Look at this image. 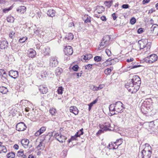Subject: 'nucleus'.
<instances>
[{
    "label": "nucleus",
    "instance_id": "obj_1",
    "mask_svg": "<svg viewBox=\"0 0 158 158\" xmlns=\"http://www.w3.org/2000/svg\"><path fill=\"white\" fill-rule=\"evenodd\" d=\"M141 84V80L138 76H134L132 79H129L125 86L129 92L132 93L136 92Z\"/></svg>",
    "mask_w": 158,
    "mask_h": 158
},
{
    "label": "nucleus",
    "instance_id": "obj_2",
    "mask_svg": "<svg viewBox=\"0 0 158 158\" xmlns=\"http://www.w3.org/2000/svg\"><path fill=\"white\" fill-rule=\"evenodd\" d=\"M152 100L151 98H147L143 102L141 110L145 114H146L148 112L146 110H148L149 109L151 110L152 108Z\"/></svg>",
    "mask_w": 158,
    "mask_h": 158
},
{
    "label": "nucleus",
    "instance_id": "obj_3",
    "mask_svg": "<svg viewBox=\"0 0 158 158\" xmlns=\"http://www.w3.org/2000/svg\"><path fill=\"white\" fill-rule=\"evenodd\" d=\"M152 151L150 150L145 148L138 155L139 158H150Z\"/></svg>",
    "mask_w": 158,
    "mask_h": 158
},
{
    "label": "nucleus",
    "instance_id": "obj_4",
    "mask_svg": "<svg viewBox=\"0 0 158 158\" xmlns=\"http://www.w3.org/2000/svg\"><path fill=\"white\" fill-rule=\"evenodd\" d=\"M115 112L117 113H121L123 111L124 107L123 104L120 101H118L115 103Z\"/></svg>",
    "mask_w": 158,
    "mask_h": 158
},
{
    "label": "nucleus",
    "instance_id": "obj_5",
    "mask_svg": "<svg viewBox=\"0 0 158 158\" xmlns=\"http://www.w3.org/2000/svg\"><path fill=\"white\" fill-rule=\"evenodd\" d=\"M138 43L140 50L143 49L146 47H147V48H148L149 49L150 48V46H147V45L148 44V40L147 39H142L139 40Z\"/></svg>",
    "mask_w": 158,
    "mask_h": 158
},
{
    "label": "nucleus",
    "instance_id": "obj_6",
    "mask_svg": "<svg viewBox=\"0 0 158 158\" xmlns=\"http://www.w3.org/2000/svg\"><path fill=\"white\" fill-rule=\"evenodd\" d=\"M110 39V37L109 35H106L104 36L99 44L100 47H101L102 46V47L103 48L104 47L107 45L108 44Z\"/></svg>",
    "mask_w": 158,
    "mask_h": 158
},
{
    "label": "nucleus",
    "instance_id": "obj_7",
    "mask_svg": "<svg viewBox=\"0 0 158 158\" xmlns=\"http://www.w3.org/2000/svg\"><path fill=\"white\" fill-rule=\"evenodd\" d=\"M58 62L56 58L54 57H51L50 58L49 65L52 68L57 66L58 64Z\"/></svg>",
    "mask_w": 158,
    "mask_h": 158
},
{
    "label": "nucleus",
    "instance_id": "obj_8",
    "mask_svg": "<svg viewBox=\"0 0 158 158\" xmlns=\"http://www.w3.org/2000/svg\"><path fill=\"white\" fill-rule=\"evenodd\" d=\"M26 128V126L23 122L18 123L16 126V130L19 131H24Z\"/></svg>",
    "mask_w": 158,
    "mask_h": 158
},
{
    "label": "nucleus",
    "instance_id": "obj_9",
    "mask_svg": "<svg viewBox=\"0 0 158 158\" xmlns=\"http://www.w3.org/2000/svg\"><path fill=\"white\" fill-rule=\"evenodd\" d=\"M9 75L14 79L17 78L19 76V72L18 71L11 70L9 72Z\"/></svg>",
    "mask_w": 158,
    "mask_h": 158
},
{
    "label": "nucleus",
    "instance_id": "obj_10",
    "mask_svg": "<svg viewBox=\"0 0 158 158\" xmlns=\"http://www.w3.org/2000/svg\"><path fill=\"white\" fill-rule=\"evenodd\" d=\"M64 52L65 55H70L73 54V50L72 48L70 46L66 47L64 49Z\"/></svg>",
    "mask_w": 158,
    "mask_h": 158
},
{
    "label": "nucleus",
    "instance_id": "obj_11",
    "mask_svg": "<svg viewBox=\"0 0 158 158\" xmlns=\"http://www.w3.org/2000/svg\"><path fill=\"white\" fill-rule=\"evenodd\" d=\"M8 42L6 40H3L0 42V48L2 49L6 48L8 47Z\"/></svg>",
    "mask_w": 158,
    "mask_h": 158
},
{
    "label": "nucleus",
    "instance_id": "obj_12",
    "mask_svg": "<svg viewBox=\"0 0 158 158\" xmlns=\"http://www.w3.org/2000/svg\"><path fill=\"white\" fill-rule=\"evenodd\" d=\"M157 56L155 54H152L148 56V60L149 63H152L157 60Z\"/></svg>",
    "mask_w": 158,
    "mask_h": 158
},
{
    "label": "nucleus",
    "instance_id": "obj_13",
    "mask_svg": "<svg viewBox=\"0 0 158 158\" xmlns=\"http://www.w3.org/2000/svg\"><path fill=\"white\" fill-rule=\"evenodd\" d=\"M109 108L110 112H112V113H111V115L117 114L115 112V104H110Z\"/></svg>",
    "mask_w": 158,
    "mask_h": 158
},
{
    "label": "nucleus",
    "instance_id": "obj_14",
    "mask_svg": "<svg viewBox=\"0 0 158 158\" xmlns=\"http://www.w3.org/2000/svg\"><path fill=\"white\" fill-rule=\"evenodd\" d=\"M70 111L73 113L75 115H77L78 113V110L75 106H71L70 108Z\"/></svg>",
    "mask_w": 158,
    "mask_h": 158
},
{
    "label": "nucleus",
    "instance_id": "obj_15",
    "mask_svg": "<svg viewBox=\"0 0 158 158\" xmlns=\"http://www.w3.org/2000/svg\"><path fill=\"white\" fill-rule=\"evenodd\" d=\"M151 30L152 33L155 34H157L158 33V25L156 24H154L152 25L151 27Z\"/></svg>",
    "mask_w": 158,
    "mask_h": 158
},
{
    "label": "nucleus",
    "instance_id": "obj_16",
    "mask_svg": "<svg viewBox=\"0 0 158 158\" xmlns=\"http://www.w3.org/2000/svg\"><path fill=\"white\" fill-rule=\"evenodd\" d=\"M29 142V140L25 139H23L21 141L22 145L25 148L27 147Z\"/></svg>",
    "mask_w": 158,
    "mask_h": 158
},
{
    "label": "nucleus",
    "instance_id": "obj_17",
    "mask_svg": "<svg viewBox=\"0 0 158 158\" xmlns=\"http://www.w3.org/2000/svg\"><path fill=\"white\" fill-rule=\"evenodd\" d=\"M39 90L43 94H45L48 92L47 88L43 85H40L39 86Z\"/></svg>",
    "mask_w": 158,
    "mask_h": 158
},
{
    "label": "nucleus",
    "instance_id": "obj_18",
    "mask_svg": "<svg viewBox=\"0 0 158 158\" xmlns=\"http://www.w3.org/2000/svg\"><path fill=\"white\" fill-rule=\"evenodd\" d=\"M26 7L24 6H21L17 9V11L21 14L23 13L26 10Z\"/></svg>",
    "mask_w": 158,
    "mask_h": 158
},
{
    "label": "nucleus",
    "instance_id": "obj_19",
    "mask_svg": "<svg viewBox=\"0 0 158 158\" xmlns=\"http://www.w3.org/2000/svg\"><path fill=\"white\" fill-rule=\"evenodd\" d=\"M55 10L52 9H50L48 10L47 14L50 17H52L55 16Z\"/></svg>",
    "mask_w": 158,
    "mask_h": 158
},
{
    "label": "nucleus",
    "instance_id": "obj_20",
    "mask_svg": "<svg viewBox=\"0 0 158 158\" xmlns=\"http://www.w3.org/2000/svg\"><path fill=\"white\" fill-rule=\"evenodd\" d=\"M46 130V128L45 127H41L38 131L35 133L36 136H38L40 135L42 133L44 132Z\"/></svg>",
    "mask_w": 158,
    "mask_h": 158
},
{
    "label": "nucleus",
    "instance_id": "obj_21",
    "mask_svg": "<svg viewBox=\"0 0 158 158\" xmlns=\"http://www.w3.org/2000/svg\"><path fill=\"white\" fill-rule=\"evenodd\" d=\"M8 92V89L5 87L0 86V92L2 94H6Z\"/></svg>",
    "mask_w": 158,
    "mask_h": 158
},
{
    "label": "nucleus",
    "instance_id": "obj_22",
    "mask_svg": "<svg viewBox=\"0 0 158 158\" xmlns=\"http://www.w3.org/2000/svg\"><path fill=\"white\" fill-rule=\"evenodd\" d=\"M50 48L48 47L44 48L43 49V52L44 53V55H49L50 53Z\"/></svg>",
    "mask_w": 158,
    "mask_h": 158
},
{
    "label": "nucleus",
    "instance_id": "obj_23",
    "mask_svg": "<svg viewBox=\"0 0 158 158\" xmlns=\"http://www.w3.org/2000/svg\"><path fill=\"white\" fill-rule=\"evenodd\" d=\"M67 139V137L60 135L59 138L57 139V140L60 143H63V142H64Z\"/></svg>",
    "mask_w": 158,
    "mask_h": 158
},
{
    "label": "nucleus",
    "instance_id": "obj_24",
    "mask_svg": "<svg viewBox=\"0 0 158 158\" xmlns=\"http://www.w3.org/2000/svg\"><path fill=\"white\" fill-rule=\"evenodd\" d=\"M93 57V56L91 54H87L84 55L83 57L82 56V57L83 58V59L85 60H89L91 59Z\"/></svg>",
    "mask_w": 158,
    "mask_h": 158
},
{
    "label": "nucleus",
    "instance_id": "obj_25",
    "mask_svg": "<svg viewBox=\"0 0 158 158\" xmlns=\"http://www.w3.org/2000/svg\"><path fill=\"white\" fill-rule=\"evenodd\" d=\"M28 54L29 57L31 58H33L35 55L36 53L35 51L32 50L29 51Z\"/></svg>",
    "mask_w": 158,
    "mask_h": 158
},
{
    "label": "nucleus",
    "instance_id": "obj_26",
    "mask_svg": "<svg viewBox=\"0 0 158 158\" xmlns=\"http://www.w3.org/2000/svg\"><path fill=\"white\" fill-rule=\"evenodd\" d=\"M73 38V35L71 33H68V34L66 35L65 37V39H67L69 41H70L72 40Z\"/></svg>",
    "mask_w": 158,
    "mask_h": 158
},
{
    "label": "nucleus",
    "instance_id": "obj_27",
    "mask_svg": "<svg viewBox=\"0 0 158 158\" xmlns=\"http://www.w3.org/2000/svg\"><path fill=\"white\" fill-rule=\"evenodd\" d=\"M96 10L98 14H100L102 13L103 11L105 10L104 7L102 6H97Z\"/></svg>",
    "mask_w": 158,
    "mask_h": 158
},
{
    "label": "nucleus",
    "instance_id": "obj_28",
    "mask_svg": "<svg viewBox=\"0 0 158 158\" xmlns=\"http://www.w3.org/2000/svg\"><path fill=\"white\" fill-rule=\"evenodd\" d=\"M104 86L103 85H100L98 87L94 86L92 89L93 91H98L102 89Z\"/></svg>",
    "mask_w": 158,
    "mask_h": 158
},
{
    "label": "nucleus",
    "instance_id": "obj_29",
    "mask_svg": "<svg viewBox=\"0 0 158 158\" xmlns=\"http://www.w3.org/2000/svg\"><path fill=\"white\" fill-rule=\"evenodd\" d=\"M94 65H95L98 66V65L96 64H89L86 65L85 66V69L90 70L92 69L93 66Z\"/></svg>",
    "mask_w": 158,
    "mask_h": 158
},
{
    "label": "nucleus",
    "instance_id": "obj_30",
    "mask_svg": "<svg viewBox=\"0 0 158 158\" xmlns=\"http://www.w3.org/2000/svg\"><path fill=\"white\" fill-rule=\"evenodd\" d=\"M113 69V68L112 67H110V68L106 69L104 71V73L106 75H109Z\"/></svg>",
    "mask_w": 158,
    "mask_h": 158
},
{
    "label": "nucleus",
    "instance_id": "obj_31",
    "mask_svg": "<svg viewBox=\"0 0 158 158\" xmlns=\"http://www.w3.org/2000/svg\"><path fill=\"white\" fill-rule=\"evenodd\" d=\"M98 101L97 99H96L94 100L93 101L91 102L90 103L88 104L89 106V108L88 110L89 111H90L91 109V108L94 104H95L97 103Z\"/></svg>",
    "mask_w": 158,
    "mask_h": 158
},
{
    "label": "nucleus",
    "instance_id": "obj_32",
    "mask_svg": "<svg viewBox=\"0 0 158 158\" xmlns=\"http://www.w3.org/2000/svg\"><path fill=\"white\" fill-rule=\"evenodd\" d=\"M44 147V144L42 142H40L39 144L37 147V148L39 150H43Z\"/></svg>",
    "mask_w": 158,
    "mask_h": 158
},
{
    "label": "nucleus",
    "instance_id": "obj_33",
    "mask_svg": "<svg viewBox=\"0 0 158 158\" xmlns=\"http://www.w3.org/2000/svg\"><path fill=\"white\" fill-rule=\"evenodd\" d=\"M63 70L61 68L58 67L55 70V73L56 75L59 76L62 72Z\"/></svg>",
    "mask_w": 158,
    "mask_h": 158
},
{
    "label": "nucleus",
    "instance_id": "obj_34",
    "mask_svg": "<svg viewBox=\"0 0 158 158\" xmlns=\"http://www.w3.org/2000/svg\"><path fill=\"white\" fill-rule=\"evenodd\" d=\"M8 158H14L15 157V153L14 152H11L7 154Z\"/></svg>",
    "mask_w": 158,
    "mask_h": 158
},
{
    "label": "nucleus",
    "instance_id": "obj_35",
    "mask_svg": "<svg viewBox=\"0 0 158 158\" xmlns=\"http://www.w3.org/2000/svg\"><path fill=\"white\" fill-rule=\"evenodd\" d=\"M123 143L122 139H117L116 142H114V144L118 146L120 145Z\"/></svg>",
    "mask_w": 158,
    "mask_h": 158
},
{
    "label": "nucleus",
    "instance_id": "obj_36",
    "mask_svg": "<svg viewBox=\"0 0 158 158\" xmlns=\"http://www.w3.org/2000/svg\"><path fill=\"white\" fill-rule=\"evenodd\" d=\"M112 1H106L104 2V4L108 8H110L112 5Z\"/></svg>",
    "mask_w": 158,
    "mask_h": 158
},
{
    "label": "nucleus",
    "instance_id": "obj_37",
    "mask_svg": "<svg viewBox=\"0 0 158 158\" xmlns=\"http://www.w3.org/2000/svg\"><path fill=\"white\" fill-rule=\"evenodd\" d=\"M7 21L8 22L13 23L14 21V17L10 16L7 17L6 18Z\"/></svg>",
    "mask_w": 158,
    "mask_h": 158
},
{
    "label": "nucleus",
    "instance_id": "obj_38",
    "mask_svg": "<svg viewBox=\"0 0 158 158\" xmlns=\"http://www.w3.org/2000/svg\"><path fill=\"white\" fill-rule=\"evenodd\" d=\"M100 127L101 129H102V130L103 132L104 131L111 130L110 128H108L106 127H105V126L104 125L100 126Z\"/></svg>",
    "mask_w": 158,
    "mask_h": 158
},
{
    "label": "nucleus",
    "instance_id": "obj_39",
    "mask_svg": "<svg viewBox=\"0 0 158 158\" xmlns=\"http://www.w3.org/2000/svg\"><path fill=\"white\" fill-rule=\"evenodd\" d=\"M102 59L101 56H96L94 57V60L95 61L99 62Z\"/></svg>",
    "mask_w": 158,
    "mask_h": 158
},
{
    "label": "nucleus",
    "instance_id": "obj_40",
    "mask_svg": "<svg viewBox=\"0 0 158 158\" xmlns=\"http://www.w3.org/2000/svg\"><path fill=\"white\" fill-rule=\"evenodd\" d=\"M27 39V37L26 36L22 37V38H20L19 40V42L20 43H23L26 41V40Z\"/></svg>",
    "mask_w": 158,
    "mask_h": 158
},
{
    "label": "nucleus",
    "instance_id": "obj_41",
    "mask_svg": "<svg viewBox=\"0 0 158 158\" xmlns=\"http://www.w3.org/2000/svg\"><path fill=\"white\" fill-rule=\"evenodd\" d=\"M64 88L62 86L59 87L57 89L58 93L61 94L63 93Z\"/></svg>",
    "mask_w": 158,
    "mask_h": 158
},
{
    "label": "nucleus",
    "instance_id": "obj_42",
    "mask_svg": "<svg viewBox=\"0 0 158 158\" xmlns=\"http://www.w3.org/2000/svg\"><path fill=\"white\" fill-rule=\"evenodd\" d=\"M0 151L3 152L5 153L7 152V149L5 146L2 145L0 146Z\"/></svg>",
    "mask_w": 158,
    "mask_h": 158
},
{
    "label": "nucleus",
    "instance_id": "obj_43",
    "mask_svg": "<svg viewBox=\"0 0 158 158\" xmlns=\"http://www.w3.org/2000/svg\"><path fill=\"white\" fill-rule=\"evenodd\" d=\"M118 61V59L117 58L113 59H111V61H110L111 63H110V64H114Z\"/></svg>",
    "mask_w": 158,
    "mask_h": 158
},
{
    "label": "nucleus",
    "instance_id": "obj_44",
    "mask_svg": "<svg viewBox=\"0 0 158 158\" xmlns=\"http://www.w3.org/2000/svg\"><path fill=\"white\" fill-rule=\"evenodd\" d=\"M12 6H10L8 8H6L4 9H3V12L6 13L8 12L9 11L11 10L12 9Z\"/></svg>",
    "mask_w": 158,
    "mask_h": 158
},
{
    "label": "nucleus",
    "instance_id": "obj_45",
    "mask_svg": "<svg viewBox=\"0 0 158 158\" xmlns=\"http://www.w3.org/2000/svg\"><path fill=\"white\" fill-rule=\"evenodd\" d=\"M56 111V109L54 108H52L49 110V112L52 115L55 114Z\"/></svg>",
    "mask_w": 158,
    "mask_h": 158
},
{
    "label": "nucleus",
    "instance_id": "obj_46",
    "mask_svg": "<svg viewBox=\"0 0 158 158\" xmlns=\"http://www.w3.org/2000/svg\"><path fill=\"white\" fill-rule=\"evenodd\" d=\"M136 19L134 17L132 18L131 19L130 21L131 24L132 25L136 23Z\"/></svg>",
    "mask_w": 158,
    "mask_h": 158
},
{
    "label": "nucleus",
    "instance_id": "obj_47",
    "mask_svg": "<svg viewBox=\"0 0 158 158\" xmlns=\"http://www.w3.org/2000/svg\"><path fill=\"white\" fill-rule=\"evenodd\" d=\"M23 154V151L22 150H19L18 152L17 156H20Z\"/></svg>",
    "mask_w": 158,
    "mask_h": 158
},
{
    "label": "nucleus",
    "instance_id": "obj_48",
    "mask_svg": "<svg viewBox=\"0 0 158 158\" xmlns=\"http://www.w3.org/2000/svg\"><path fill=\"white\" fill-rule=\"evenodd\" d=\"M86 16L87 18L85 20V22L86 23L90 22L91 20L90 17H89L88 15H87Z\"/></svg>",
    "mask_w": 158,
    "mask_h": 158
},
{
    "label": "nucleus",
    "instance_id": "obj_49",
    "mask_svg": "<svg viewBox=\"0 0 158 158\" xmlns=\"http://www.w3.org/2000/svg\"><path fill=\"white\" fill-rule=\"evenodd\" d=\"M79 68V67L77 65H75L73 66L72 67V69L75 71H77Z\"/></svg>",
    "mask_w": 158,
    "mask_h": 158
},
{
    "label": "nucleus",
    "instance_id": "obj_50",
    "mask_svg": "<svg viewBox=\"0 0 158 158\" xmlns=\"http://www.w3.org/2000/svg\"><path fill=\"white\" fill-rule=\"evenodd\" d=\"M106 53L109 56H110L111 55V52L108 49H106Z\"/></svg>",
    "mask_w": 158,
    "mask_h": 158
},
{
    "label": "nucleus",
    "instance_id": "obj_51",
    "mask_svg": "<svg viewBox=\"0 0 158 158\" xmlns=\"http://www.w3.org/2000/svg\"><path fill=\"white\" fill-rule=\"evenodd\" d=\"M130 6L128 4H123L122 5V7L123 9H127Z\"/></svg>",
    "mask_w": 158,
    "mask_h": 158
},
{
    "label": "nucleus",
    "instance_id": "obj_52",
    "mask_svg": "<svg viewBox=\"0 0 158 158\" xmlns=\"http://www.w3.org/2000/svg\"><path fill=\"white\" fill-rule=\"evenodd\" d=\"M60 135V134L58 133H55V134L54 135V137L57 140V139L59 138Z\"/></svg>",
    "mask_w": 158,
    "mask_h": 158
},
{
    "label": "nucleus",
    "instance_id": "obj_53",
    "mask_svg": "<svg viewBox=\"0 0 158 158\" xmlns=\"http://www.w3.org/2000/svg\"><path fill=\"white\" fill-rule=\"evenodd\" d=\"M143 31V28H139L137 30V32L138 34H141Z\"/></svg>",
    "mask_w": 158,
    "mask_h": 158
},
{
    "label": "nucleus",
    "instance_id": "obj_54",
    "mask_svg": "<svg viewBox=\"0 0 158 158\" xmlns=\"http://www.w3.org/2000/svg\"><path fill=\"white\" fill-rule=\"evenodd\" d=\"M15 34V33L13 31H11L10 33V34L9 37H10V38L12 39L14 37V36Z\"/></svg>",
    "mask_w": 158,
    "mask_h": 158
},
{
    "label": "nucleus",
    "instance_id": "obj_55",
    "mask_svg": "<svg viewBox=\"0 0 158 158\" xmlns=\"http://www.w3.org/2000/svg\"><path fill=\"white\" fill-rule=\"evenodd\" d=\"M141 66V65H132L131 66H130L129 67V68H131V69H134L136 68L137 67H139Z\"/></svg>",
    "mask_w": 158,
    "mask_h": 158
},
{
    "label": "nucleus",
    "instance_id": "obj_56",
    "mask_svg": "<svg viewBox=\"0 0 158 158\" xmlns=\"http://www.w3.org/2000/svg\"><path fill=\"white\" fill-rule=\"evenodd\" d=\"M2 77L1 78L2 80L5 82H6L7 81V78L6 77H5L3 76V75H1Z\"/></svg>",
    "mask_w": 158,
    "mask_h": 158
},
{
    "label": "nucleus",
    "instance_id": "obj_57",
    "mask_svg": "<svg viewBox=\"0 0 158 158\" xmlns=\"http://www.w3.org/2000/svg\"><path fill=\"white\" fill-rule=\"evenodd\" d=\"M112 16L114 20H115L117 18V16L116 15L115 13L112 14Z\"/></svg>",
    "mask_w": 158,
    "mask_h": 158
},
{
    "label": "nucleus",
    "instance_id": "obj_58",
    "mask_svg": "<svg viewBox=\"0 0 158 158\" xmlns=\"http://www.w3.org/2000/svg\"><path fill=\"white\" fill-rule=\"evenodd\" d=\"M155 10H154V9L152 8L149 10V11L148 12V14H151L152 13H153V12H155Z\"/></svg>",
    "mask_w": 158,
    "mask_h": 158
},
{
    "label": "nucleus",
    "instance_id": "obj_59",
    "mask_svg": "<svg viewBox=\"0 0 158 158\" xmlns=\"http://www.w3.org/2000/svg\"><path fill=\"white\" fill-rule=\"evenodd\" d=\"M104 126H105V127H106L108 128H109V127H110V124L109 123H105Z\"/></svg>",
    "mask_w": 158,
    "mask_h": 158
},
{
    "label": "nucleus",
    "instance_id": "obj_60",
    "mask_svg": "<svg viewBox=\"0 0 158 158\" xmlns=\"http://www.w3.org/2000/svg\"><path fill=\"white\" fill-rule=\"evenodd\" d=\"M5 73V70L4 69H0V76H1L2 74H3Z\"/></svg>",
    "mask_w": 158,
    "mask_h": 158
},
{
    "label": "nucleus",
    "instance_id": "obj_61",
    "mask_svg": "<svg viewBox=\"0 0 158 158\" xmlns=\"http://www.w3.org/2000/svg\"><path fill=\"white\" fill-rule=\"evenodd\" d=\"M83 129L82 128L81 129H80L79 131H78L79 134L80 136L81 135H82L84 133V132H83Z\"/></svg>",
    "mask_w": 158,
    "mask_h": 158
},
{
    "label": "nucleus",
    "instance_id": "obj_62",
    "mask_svg": "<svg viewBox=\"0 0 158 158\" xmlns=\"http://www.w3.org/2000/svg\"><path fill=\"white\" fill-rule=\"evenodd\" d=\"M100 19L102 21H106V17L104 16H102L101 17Z\"/></svg>",
    "mask_w": 158,
    "mask_h": 158
},
{
    "label": "nucleus",
    "instance_id": "obj_63",
    "mask_svg": "<svg viewBox=\"0 0 158 158\" xmlns=\"http://www.w3.org/2000/svg\"><path fill=\"white\" fill-rule=\"evenodd\" d=\"M150 0H143L142 1V3L143 4H145L146 3H148L149 2Z\"/></svg>",
    "mask_w": 158,
    "mask_h": 158
},
{
    "label": "nucleus",
    "instance_id": "obj_64",
    "mask_svg": "<svg viewBox=\"0 0 158 158\" xmlns=\"http://www.w3.org/2000/svg\"><path fill=\"white\" fill-rule=\"evenodd\" d=\"M103 131L102 130V129H100L97 132V135H100L103 132Z\"/></svg>",
    "mask_w": 158,
    "mask_h": 158
}]
</instances>
